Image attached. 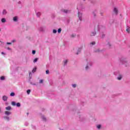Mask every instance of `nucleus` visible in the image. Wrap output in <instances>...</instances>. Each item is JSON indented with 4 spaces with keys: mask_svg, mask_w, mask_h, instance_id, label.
I'll use <instances>...</instances> for the list:
<instances>
[{
    "mask_svg": "<svg viewBox=\"0 0 130 130\" xmlns=\"http://www.w3.org/2000/svg\"><path fill=\"white\" fill-rule=\"evenodd\" d=\"M73 87L74 88L76 87V84H73Z\"/></svg>",
    "mask_w": 130,
    "mask_h": 130,
    "instance_id": "nucleus-31",
    "label": "nucleus"
},
{
    "mask_svg": "<svg viewBox=\"0 0 130 130\" xmlns=\"http://www.w3.org/2000/svg\"><path fill=\"white\" fill-rule=\"evenodd\" d=\"M62 12H64V13H68L70 12V11L66 9H63Z\"/></svg>",
    "mask_w": 130,
    "mask_h": 130,
    "instance_id": "nucleus-3",
    "label": "nucleus"
},
{
    "mask_svg": "<svg viewBox=\"0 0 130 130\" xmlns=\"http://www.w3.org/2000/svg\"><path fill=\"white\" fill-rule=\"evenodd\" d=\"M16 103L15 102H12V105L13 106H16Z\"/></svg>",
    "mask_w": 130,
    "mask_h": 130,
    "instance_id": "nucleus-12",
    "label": "nucleus"
},
{
    "mask_svg": "<svg viewBox=\"0 0 130 130\" xmlns=\"http://www.w3.org/2000/svg\"><path fill=\"white\" fill-rule=\"evenodd\" d=\"M30 93V89H28L27 90V94H29Z\"/></svg>",
    "mask_w": 130,
    "mask_h": 130,
    "instance_id": "nucleus-18",
    "label": "nucleus"
},
{
    "mask_svg": "<svg viewBox=\"0 0 130 130\" xmlns=\"http://www.w3.org/2000/svg\"><path fill=\"white\" fill-rule=\"evenodd\" d=\"M5 114L6 115H10L11 114V112L10 111H5Z\"/></svg>",
    "mask_w": 130,
    "mask_h": 130,
    "instance_id": "nucleus-5",
    "label": "nucleus"
},
{
    "mask_svg": "<svg viewBox=\"0 0 130 130\" xmlns=\"http://www.w3.org/2000/svg\"><path fill=\"white\" fill-rule=\"evenodd\" d=\"M12 43L16 42V40H13L12 41Z\"/></svg>",
    "mask_w": 130,
    "mask_h": 130,
    "instance_id": "nucleus-34",
    "label": "nucleus"
},
{
    "mask_svg": "<svg viewBox=\"0 0 130 130\" xmlns=\"http://www.w3.org/2000/svg\"><path fill=\"white\" fill-rule=\"evenodd\" d=\"M81 15H82V14H81V13H80V12H78V17H79V20H80V21L82 20Z\"/></svg>",
    "mask_w": 130,
    "mask_h": 130,
    "instance_id": "nucleus-2",
    "label": "nucleus"
},
{
    "mask_svg": "<svg viewBox=\"0 0 130 130\" xmlns=\"http://www.w3.org/2000/svg\"><path fill=\"white\" fill-rule=\"evenodd\" d=\"M15 93L14 92H12L11 93H10V96H15Z\"/></svg>",
    "mask_w": 130,
    "mask_h": 130,
    "instance_id": "nucleus-13",
    "label": "nucleus"
},
{
    "mask_svg": "<svg viewBox=\"0 0 130 130\" xmlns=\"http://www.w3.org/2000/svg\"><path fill=\"white\" fill-rule=\"evenodd\" d=\"M126 31L128 33L129 32V29L128 28H126Z\"/></svg>",
    "mask_w": 130,
    "mask_h": 130,
    "instance_id": "nucleus-32",
    "label": "nucleus"
},
{
    "mask_svg": "<svg viewBox=\"0 0 130 130\" xmlns=\"http://www.w3.org/2000/svg\"><path fill=\"white\" fill-rule=\"evenodd\" d=\"M38 60V58H35V60H34V63L36 62Z\"/></svg>",
    "mask_w": 130,
    "mask_h": 130,
    "instance_id": "nucleus-19",
    "label": "nucleus"
},
{
    "mask_svg": "<svg viewBox=\"0 0 130 130\" xmlns=\"http://www.w3.org/2000/svg\"><path fill=\"white\" fill-rule=\"evenodd\" d=\"M14 21H17V17H14L13 18Z\"/></svg>",
    "mask_w": 130,
    "mask_h": 130,
    "instance_id": "nucleus-14",
    "label": "nucleus"
},
{
    "mask_svg": "<svg viewBox=\"0 0 130 130\" xmlns=\"http://www.w3.org/2000/svg\"><path fill=\"white\" fill-rule=\"evenodd\" d=\"M1 21L2 23H5L6 22V19L5 18H2L1 20Z\"/></svg>",
    "mask_w": 130,
    "mask_h": 130,
    "instance_id": "nucleus-8",
    "label": "nucleus"
},
{
    "mask_svg": "<svg viewBox=\"0 0 130 130\" xmlns=\"http://www.w3.org/2000/svg\"><path fill=\"white\" fill-rule=\"evenodd\" d=\"M2 112V111H1V109H0V113H1Z\"/></svg>",
    "mask_w": 130,
    "mask_h": 130,
    "instance_id": "nucleus-39",
    "label": "nucleus"
},
{
    "mask_svg": "<svg viewBox=\"0 0 130 130\" xmlns=\"http://www.w3.org/2000/svg\"><path fill=\"white\" fill-rule=\"evenodd\" d=\"M8 49L11 50V48H10L9 47L8 48Z\"/></svg>",
    "mask_w": 130,
    "mask_h": 130,
    "instance_id": "nucleus-38",
    "label": "nucleus"
},
{
    "mask_svg": "<svg viewBox=\"0 0 130 130\" xmlns=\"http://www.w3.org/2000/svg\"><path fill=\"white\" fill-rule=\"evenodd\" d=\"M32 53L33 55H35L36 53V51L33 50Z\"/></svg>",
    "mask_w": 130,
    "mask_h": 130,
    "instance_id": "nucleus-23",
    "label": "nucleus"
},
{
    "mask_svg": "<svg viewBox=\"0 0 130 130\" xmlns=\"http://www.w3.org/2000/svg\"><path fill=\"white\" fill-rule=\"evenodd\" d=\"M95 42H92V43H90V44H91L92 45H95Z\"/></svg>",
    "mask_w": 130,
    "mask_h": 130,
    "instance_id": "nucleus-27",
    "label": "nucleus"
},
{
    "mask_svg": "<svg viewBox=\"0 0 130 130\" xmlns=\"http://www.w3.org/2000/svg\"><path fill=\"white\" fill-rule=\"evenodd\" d=\"M84 1H85V0H83Z\"/></svg>",
    "mask_w": 130,
    "mask_h": 130,
    "instance_id": "nucleus-43",
    "label": "nucleus"
},
{
    "mask_svg": "<svg viewBox=\"0 0 130 130\" xmlns=\"http://www.w3.org/2000/svg\"><path fill=\"white\" fill-rule=\"evenodd\" d=\"M57 31H56V29H53V33L56 34Z\"/></svg>",
    "mask_w": 130,
    "mask_h": 130,
    "instance_id": "nucleus-21",
    "label": "nucleus"
},
{
    "mask_svg": "<svg viewBox=\"0 0 130 130\" xmlns=\"http://www.w3.org/2000/svg\"><path fill=\"white\" fill-rule=\"evenodd\" d=\"M89 68V67H88V66H86V67H85V69L87 70Z\"/></svg>",
    "mask_w": 130,
    "mask_h": 130,
    "instance_id": "nucleus-33",
    "label": "nucleus"
},
{
    "mask_svg": "<svg viewBox=\"0 0 130 130\" xmlns=\"http://www.w3.org/2000/svg\"><path fill=\"white\" fill-rule=\"evenodd\" d=\"M43 79L40 80V83L42 84V83H43Z\"/></svg>",
    "mask_w": 130,
    "mask_h": 130,
    "instance_id": "nucleus-29",
    "label": "nucleus"
},
{
    "mask_svg": "<svg viewBox=\"0 0 130 130\" xmlns=\"http://www.w3.org/2000/svg\"><path fill=\"white\" fill-rule=\"evenodd\" d=\"M95 34H96L95 32H92L91 33V36H95Z\"/></svg>",
    "mask_w": 130,
    "mask_h": 130,
    "instance_id": "nucleus-15",
    "label": "nucleus"
},
{
    "mask_svg": "<svg viewBox=\"0 0 130 130\" xmlns=\"http://www.w3.org/2000/svg\"><path fill=\"white\" fill-rule=\"evenodd\" d=\"M6 44H7V45H12V43H7Z\"/></svg>",
    "mask_w": 130,
    "mask_h": 130,
    "instance_id": "nucleus-35",
    "label": "nucleus"
},
{
    "mask_svg": "<svg viewBox=\"0 0 130 130\" xmlns=\"http://www.w3.org/2000/svg\"><path fill=\"white\" fill-rule=\"evenodd\" d=\"M122 78V77L121 75H120V76H119V77H118V78H117L118 80H121Z\"/></svg>",
    "mask_w": 130,
    "mask_h": 130,
    "instance_id": "nucleus-10",
    "label": "nucleus"
},
{
    "mask_svg": "<svg viewBox=\"0 0 130 130\" xmlns=\"http://www.w3.org/2000/svg\"><path fill=\"white\" fill-rule=\"evenodd\" d=\"M68 60H65V61H64V64H66L68 63Z\"/></svg>",
    "mask_w": 130,
    "mask_h": 130,
    "instance_id": "nucleus-25",
    "label": "nucleus"
},
{
    "mask_svg": "<svg viewBox=\"0 0 130 130\" xmlns=\"http://www.w3.org/2000/svg\"><path fill=\"white\" fill-rule=\"evenodd\" d=\"M4 118L6 119V120H7L8 121L9 120V118L8 117H4Z\"/></svg>",
    "mask_w": 130,
    "mask_h": 130,
    "instance_id": "nucleus-24",
    "label": "nucleus"
},
{
    "mask_svg": "<svg viewBox=\"0 0 130 130\" xmlns=\"http://www.w3.org/2000/svg\"><path fill=\"white\" fill-rule=\"evenodd\" d=\"M60 32H61V28H60L58 29V32L60 33Z\"/></svg>",
    "mask_w": 130,
    "mask_h": 130,
    "instance_id": "nucleus-22",
    "label": "nucleus"
},
{
    "mask_svg": "<svg viewBox=\"0 0 130 130\" xmlns=\"http://www.w3.org/2000/svg\"><path fill=\"white\" fill-rule=\"evenodd\" d=\"M4 101H7L8 100V97L6 95H4L3 98H2Z\"/></svg>",
    "mask_w": 130,
    "mask_h": 130,
    "instance_id": "nucleus-1",
    "label": "nucleus"
},
{
    "mask_svg": "<svg viewBox=\"0 0 130 130\" xmlns=\"http://www.w3.org/2000/svg\"><path fill=\"white\" fill-rule=\"evenodd\" d=\"M16 106L18 107H20V104L19 103H18L16 104Z\"/></svg>",
    "mask_w": 130,
    "mask_h": 130,
    "instance_id": "nucleus-16",
    "label": "nucleus"
},
{
    "mask_svg": "<svg viewBox=\"0 0 130 130\" xmlns=\"http://www.w3.org/2000/svg\"><path fill=\"white\" fill-rule=\"evenodd\" d=\"M109 47H110V46H111V45H110V44H109Z\"/></svg>",
    "mask_w": 130,
    "mask_h": 130,
    "instance_id": "nucleus-40",
    "label": "nucleus"
},
{
    "mask_svg": "<svg viewBox=\"0 0 130 130\" xmlns=\"http://www.w3.org/2000/svg\"><path fill=\"white\" fill-rule=\"evenodd\" d=\"M46 74H49V70L46 71Z\"/></svg>",
    "mask_w": 130,
    "mask_h": 130,
    "instance_id": "nucleus-28",
    "label": "nucleus"
},
{
    "mask_svg": "<svg viewBox=\"0 0 130 130\" xmlns=\"http://www.w3.org/2000/svg\"><path fill=\"white\" fill-rule=\"evenodd\" d=\"M5 76H1V77H0V80H1L2 81L5 80Z\"/></svg>",
    "mask_w": 130,
    "mask_h": 130,
    "instance_id": "nucleus-9",
    "label": "nucleus"
},
{
    "mask_svg": "<svg viewBox=\"0 0 130 130\" xmlns=\"http://www.w3.org/2000/svg\"><path fill=\"white\" fill-rule=\"evenodd\" d=\"M7 13V11L5 10H3V12H2V15H6Z\"/></svg>",
    "mask_w": 130,
    "mask_h": 130,
    "instance_id": "nucleus-7",
    "label": "nucleus"
},
{
    "mask_svg": "<svg viewBox=\"0 0 130 130\" xmlns=\"http://www.w3.org/2000/svg\"><path fill=\"white\" fill-rule=\"evenodd\" d=\"M27 114H28V113H27Z\"/></svg>",
    "mask_w": 130,
    "mask_h": 130,
    "instance_id": "nucleus-42",
    "label": "nucleus"
},
{
    "mask_svg": "<svg viewBox=\"0 0 130 130\" xmlns=\"http://www.w3.org/2000/svg\"><path fill=\"white\" fill-rule=\"evenodd\" d=\"M11 109H12L11 107H7L6 108V110H7V111H11Z\"/></svg>",
    "mask_w": 130,
    "mask_h": 130,
    "instance_id": "nucleus-6",
    "label": "nucleus"
},
{
    "mask_svg": "<svg viewBox=\"0 0 130 130\" xmlns=\"http://www.w3.org/2000/svg\"><path fill=\"white\" fill-rule=\"evenodd\" d=\"M2 54H4V52H2Z\"/></svg>",
    "mask_w": 130,
    "mask_h": 130,
    "instance_id": "nucleus-41",
    "label": "nucleus"
},
{
    "mask_svg": "<svg viewBox=\"0 0 130 130\" xmlns=\"http://www.w3.org/2000/svg\"><path fill=\"white\" fill-rule=\"evenodd\" d=\"M93 15H94V17H95V13H93Z\"/></svg>",
    "mask_w": 130,
    "mask_h": 130,
    "instance_id": "nucleus-37",
    "label": "nucleus"
},
{
    "mask_svg": "<svg viewBox=\"0 0 130 130\" xmlns=\"http://www.w3.org/2000/svg\"><path fill=\"white\" fill-rule=\"evenodd\" d=\"M82 50V49L81 48H79V50L77 51V54H78L80 53V52H81V51Z\"/></svg>",
    "mask_w": 130,
    "mask_h": 130,
    "instance_id": "nucleus-11",
    "label": "nucleus"
},
{
    "mask_svg": "<svg viewBox=\"0 0 130 130\" xmlns=\"http://www.w3.org/2000/svg\"><path fill=\"white\" fill-rule=\"evenodd\" d=\"M113 12L116 14H117L118 13V10L116 8H114V10H113Z\"/></svg>",
    "mask_w": 130,
    "mask_h": 130,
    "instance_id": "nucleus-4",
    "label": "nucleus"
},
{
    "mask_svg": "<svg viewBox=\"0 0 130 130\" xmlns=\"http://www.w3.org/2000/svg\"><path fill=\"white\" fill-rule=\"evenodd\" d=\"M101 125H97V128L100 129L101 128Z\"/></svg>",
    "mask_w": 130,
    "mask_h": 130,
    "instance_id": "nucleus-26",
    "label": "nucleus"
},
{
    "mask_svg": "<svg viewBox=\"0 0 130 130\" xmlns=\"http://www.w3.org/2000/svg\"><path fill=\"white\" fill-rule=\"evenodd\" d=\"M42 119H43L44 121H46V118L44 116L42 117Z\"/></svg>",
    "mask_w": 130,
    "mask_h": 130,
    "instance_id": "nucleus-30",
    "label": "nucleus"
},
{
    "mask_svg": "<svg viewBox=\"0 0 130 130\" xmlns=\"http://www.w3.org/2000/svg\"><path fill=\"white\" fill-rule=\"evenodd\" d=\"M37 69L36 68H34L32 70V73H35L36 72Z\"/></svg>",
    "mask_w": 130,
    "mask_h": 130,
    "instance_id": "nucleus-20",
    "label": "nucleus"
},
{
    "mask_svg": "<svg viewBox=\"0 0 130 130\" xmlns=\"http://www.w3.org/2000/svg\"><path fill=\"white\" fill-rule=\"evenodd\" d=\"M41 14L40 12H39L37 14V17H40Z\"/></svg>",
    "mask_w": 130,
    "mask_h": 130,
    "instance_id": "nucleus-17",
    "label": "nucleus"
},
{
    "mask_svg": "<svg viewBox=\"0 0 130 130\" xmlns=\"http://www.w3.org/2000/svg\"><path fill=\"white\" fill-rule=\"evenodd\" d=\"M30 75H31V73H30V72H29V77H30Z\"/></svg>",
    "mask_w": 130,
    "mask_h": 130,
    "instance_id": "nucleus-36",
    "label": "nucleus"
}]
</instances>
